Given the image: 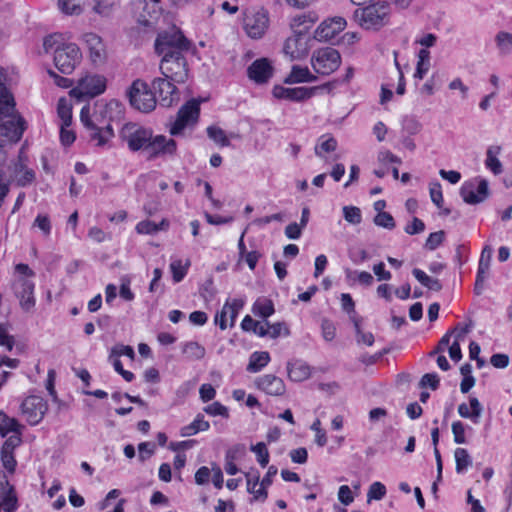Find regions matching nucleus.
Instances as JSON below:
<instances>
[{
	"label": "nucleus",
	"mask_w": 512,
	"mask_h": 512,
	"mask_svg": "<svg viewBox=\"0 0 512 512\" xmlns=\"http://www.w3.org/2000/svg\"><path fill=\"white\" fill-rule=\"evenodd\" d=\"M204 411L212 416L228 417V409L219 402H214L204 408Z\"/></svg>",
	"instance_id": "62"
},
{
	"label": "nucleus",
	"mask_w": 512,
	"mask_h": 512,
	"mask_svg": "<svg viewBox=\"0 0 512 512\" xmlns=\"http://www.w3.org/2000/svg\"><path fill=\"white\" fill-rule=\"evenodd\" d=\"M338 499L342 504L350 505L354 501L352 490L347 485L341 486L338 492Z\"/></svg>",
	"instance_id": "64"
},
{
	"label": "nucleus",
	"mask_w": 512,
	"mask_h": 512,
	"mask_svg": "<svg viewBox=\"0 0 512 512\" xmlns=\"http://www.w3.org/2000/svg\"><path fill=\"white\" fill-rule=\"evenodd\" d=\"M200 114V103L192 99L184 104L178 111L176 119L171 123L169 132L172 136H177L182 131L197 123Z\"/></svg>",
	"instance_id": "11"
},
{
	"label": "nucleus",
	"mask_w": 512,
	"mask_h": 512,
	"mask_svg": "<svg viewBox=\"0 0 512 512\" xmlns=\"http://www.w3.org/2000/svg\"><path fill=\"white\" fill-rule=\"evenodd\" d=\"M452 433L454 436V442L457 444H465L466 443V437H465V431L466 426L461 421H454L452 423Z\"/></svg>",
	"instance_id": "56"
},
{
	"label": "nucleus",
	"mask_w": 512,
	"mask_h": 512,
	"mask_svg": "<svg viewBox=\"0 0 512 512\" xmlns=\"http://www.w3.org/2000/svg\"><path fill=\"white\" fill-rule=\"evenodd\" d=\"M483 412V407L476 397L469 398V405L461 403L458 406V414L462 418L470 419L474 424H478Z\"/></svg>",
	"instance_id": "23"
},
{
	"label": "nucleus",
	"mask_w": 512,
	"mask_h": 512,
	"mask_svg": "<svg viewBox=\"0 0 512 512\" xmlns=\"http://www.w3.org/2000/svg\"><path fill=\"white\" fill-rule=\"evenodd\" d=\"M155 52L165 57L182 56L191 47V42L183 35L181 30L172 27L160 32L155 40Z\"/></svg>",
	"instance_id": "5"
},
{
	"label": "nucleus",
	"mask_w": 512,
	"mask_h": 512,
	"mask_svg": "<svg viewBox=\"0 0 512 512\" xmlns=\"http://www.w3.org/2000/svg\"><path fill=\"white\" fill-rule=\"evenodd\" d=\"M324 87H326V85L296 88H286L280 85H276L273 87L272 94L277 99L300 102L311 98L313 95H315L316 91Z\"/></svg>",
	"instance_id": "14"
},
{
	"label": "nucleus",
	"mask_w": 512,
	"mask_h": 512,
	"mask_svg": "<svg viewBox=\"0 0 512 512\" xmlns=\"http://www.w3.org/2000/svg\"><path fill=\"white\" fill-rule=\"evenodd\" d=\"M445 238V232L440 230L437 232L431 233L425 243V247L428 250H435L438 246H440Z\"/></svg>",
	"instance_id": "57"
},
{
	"label": "nucleus",
	"mask_w": 512,
	"mask_h": 512,
	"mask_svg": "<svg viewBox=\"0 0 512 512\" xmlns=\"http://www.w3.org/2000/svg\"><path fill=\"white\" fill-rule=\"evenodd\" d=\"M111 105L112 103L102 106L99 113L95 111L93 115H90L89 106H84L80 112V120L87 129L90 140L99 147H103L114 137L113 128L109 121L106 122L103 115Z\"/></svg>",
	"instance_id": "3"
},
{
	"label": "nucleus",
	"mask_w": 512,
	"mask_h": 512,
	"mask_svg": "<svg viewBox=\"0 0 512 512\" xmlns=\"http://www.w3.org/2000/svg\"><path fill=\"white\" fill-rule=\"evenodd\" d=\"M153 131L150 128H145L136 123H127L120 130V139L127 144V147L132 152L146 151L149 147V142Z\"/></svg>",
	"instance_id": "8"
},
{
	"label": "nucleus",
	"mask_w": 512,
	"mask_h": 512,
	"mask_svg": "<svg viewBox=\"0 0 512 512\" xmlns=\"http://www.w3.org/2000/svg\"><path fill=\"white\" fill-rule=\"evenodd\" d=\"M18 428H21V426L15 418H10L0 411V434L2 437H5L9 432H16Z\"/></svg>",
	"instance_id": "39"
},
{
	"label": "nucleus",
	"mask_w": 512,
	"mask_h": 512,
	"mask_svg": "<svg viewBox=\"0 0 512 512\" xmlns=\"http://www.w3.org/2000/svg\"><path fill=\"white\" fill-rule=\"evenodd\" d=\"M11 433H12V435L6 439V441L4 442V444L2 446L1 451L14 453V449L21 444L22 440H21L20 428H18L16 432H11Z\"/></svg>",
	"instance_id": "52"
},
{
	"label": "nucleus",
	"mask_w": 512,
	"mask_h": 512,
	"mask_svg": "<svg viewBox=\"0 0 512 512\" xmlns=\"http://www.w3.org/2000/svg\"><path fill=\"white\" fill-rule=\"evenodd\" d=\"M155 444L152 442H142L138 445L139 459L145 461L151 457L155 451Z\"/></svg>",
	"instance_id": "61"
},
{
	"label": "nucleus",
	"mask_w": 512,
	"mask_h": 512,
	"mask_svg": "<svg viewBox=\"0 0 512 512\" xmlns=\"http://www.w3.org/2000/svg\"><path fill=\"white\" fill-rule=\"evenodd\" d=\"M350 320L354 324L357 343L365 344L367 346H372L374 343V335L371 332H364L361 329V326H360L361 318L358 317L357 315H353L350 317Z\"/></svg>",
	"instance_id": "34"
},
{
	"label": "nucleus",
	"mask_w": 512,
	"mask_h": 512,
	"mask_svg": "<svg viewBox=\"0 0 512 512\" xmlns=\"http://www.w3.org/2000/svg\"><path fill=\"white\" fill-rule=\"evenodd\" d=\"M34 226H37L46 236L51 232V222L47 215H38L34 221Z\"/></svg>",
	"instance_id": "63"
},
{
	"label": "nucleus",
	"mask_w": 512,
	"mask_h": 512,
	"mask_svg": "<svg viewBox=\"0 0 512 512\" xmlns=\"http://www.w3.org/2000/svg\"><path fill=\"white\" fill-rule=\"evenodd\" d=\"M13 172V180H17L19 186H26L35 179V173L32 169H25L24 165L18 161L12 165H9Z\"/></svg>",
	"instance_id": "28"
},
{
	"label": "nucleus",
	"mask_w": 512,
	"mask_h": 512,
	"mask_svg": "<svg viewBox=\"0 0 512 512\" xmlns=\"http://www.w3.org/2000/svg\"><path fill=\"white\" fill-rule=\"evenodd\" d=\"M177 151V143L172 138H167L164 135L152 134L147 149L148 159H156L159 157L173 156Z\"/></svg>",
	"instance_id": "13"
},
{
	"label": "nucleus",
	"mask_w": 512,
	"mask_h": 512,
	"mask_svg": "<svg viewBox=\"0 0 512 512\" xmlns=\"http://www.w3.org/2000/svg\"><path fill=\"white\" fill-rule=\"evenodd\" d=\"M454 456L456 461V470L458 473L465 470L471 464L470 456L464 448H457L454 452Z\"/></svg>",
	"instance_id": "47"
},
{
	"label": "nucleus",
	"mask_w": 512,
	"mask_h": 512,
	"mask_svg": "<svg viewBox=\"0 0 512 512\" xmlns=\"http://www.w3.org/2000/svg\"><path fill=\"white\" fill-rule=\"evenodd\" d=\"M250 80L257 84H265L273 76V67L267 58L255 60L247 69Z\"/></svg>",
	"instance_id": "20"
},
{
	"label": "nucleus",
	"mask_w": 512,
	"mask_h": 512,
	"mask_svg": "<svg viewBox=\"0 0 512 512\" xmlns=\"http://www.w3.org/2000/svg\"><path fill=\"white\" fill-rule=\"evenodd\" d=\"M251 450L255 453L257 461L262 467H265L269 462V453L266 444L259 442L251 446Z\"/></svg>",
	"instance_id": "50"
},
{
	"label": "nucleus",
	"mask_w": 512,
	"mask_h": 512,
	"mask_svg": "<svg viewBox=\"0 0 512 512\" xmlns=\"http://www.w3.org/2000/svg\"><path fill=\"white\" fill-rule=\"evenodd\" d=\"M288 376L291 380L301 382L308 379L311 375L310 366L300 360L287 365Z\"/></svg>",
	"instance_id": "25"
},
{
	"label": "nucleus",
	"mask_w": 512,
	"mask_h": 512,
	"mask_svg": "<svg viewBox=\"0 0 512 512\" xmlns=\"http://www.w3.org/2000/svg\"><path fill=\"white\" fill-rule=\"evenodd\" d=\"M182 353L190 361L201 360L206 354L205 348L196 341H188L182 344Z\"/></svg>",
	"instance_id": "29"
},
{
	"label": "nucleus",
	"mask_w": 512,
	"mask_h": 512,
	"mask_svg": "<svg viewBox=\"0 0 512 512\" xmlns=\"http://www.w3.org/2000/svg\"><path fill=\"white\" fill-rule=\"evenodd\" d=\"M488 182L481 180L476 188L472 183H464L460 189V195L468 204H478L488 197Z\"/></svg>",
	"instance_id": "21"
},
{
	"label": "nucleus",
	"mask_w": 512,
	"mask_h": 512,
	"mask_svg": "<svg viewBox=\"0 0 512 512\" xmlns=\"http://www.w3.org/2000/svg\"><path fill=\"white\" fill-rule=\"evenodd\" d=\"M58 8L67 15H78L81 13L80 5L73 0H58Z\"/></svg>",
	"instance_id": "55"
},
{
	"label": "nucleus",
	"mask_w": 512,
	"mask_h": 512,
	"mask_svg": "<svg viewBox=\"0 0 512 512\" xmlns=\"http://www.w3.org/2000/svg\"><path fill=\"white\" fill-rule=\"evenodd\" d=\"M22 413L31 425L38 424L47 411V403L42 397L29 396L21 405Z\"/></svg>",
	"instance_id": "15"
},
{
	"label": "nucleus",
	"mask_w": 512,
	"mask_h": 512,
	"mask_svg": "<svg viewBox=\"0 0 512 512\" xmlns=\"http://www.w3.org/2000/svg\"><path fill=\"white\" fill-rule=\"evenodd\" d=\"M106 89V80L101 75L87 74L78 80L70 94L78 100H84L96 97L102 94Z\"/></svg>",
	"instance_id": "10"
},
{
	"label": "nucleus",
	"mask_w": 512,
	"mask_h": 512,
	"mask_svg": "<svg viewBox=\"0 0 512 512\" xmlns=\"http://www.w3.org/2000/svg\"><path fill=\"white\" fill-rule=\"evenodd\" d=\"M308 38L305 32L297 31L284 43L283 52L292 60L301 59L308 54Z\"/></svg>",
	"instance_id": "16"
},
{
	"label": "nucleus",
	"mask_w": 512,
	"mask_h": 512,
	"mask_svg": "<svg viewBox=\"0 0 512 512\" xmlns=\"http://www.w3.org/2000/svg\"><path fill=\"white\" fill-rule=\"evenodd\" d=\"M244 306V301L241 299H233L232 301H227L224 304V314H227L230 319L229 325L232 327L235 323V320L238 316V313Z\"/></svg>",
	"instance_id": "38"
},
{
	"label": "nucleus",
	"mask_w": 512,
	"mask_h": 512,
	"mask_svg": "<svg viewBox=\"0 0 512 512\" xmlns=\"http://www.w3.org/2000/svg\"><path fill=\"white\" fill-rule=\"evenodd\" d=\"M252 312L254 315L266 319L275 312L274 304L270 299L258 298L253 304Z\"/></svg>",
	"instance_id": "31"
},
{
	"label": "nucleus",
	"mask_w": 512,
	"mask_h": 512,
	"mask_svg": "<svg viewBox=\"0 0 512 512\" xmlns=\"http://www.w3.org/2000/svg\"><path fill=\"white\" fill-rule=\"evenodd\" d=\"M439 377L435 373L424 374L420 380V387L429 386L432 390H436L439 386Z\"/></svg>",
	"instance_id": "60"
},
{
	"label": "nucleus",
	"mask_w": 512,
	"mask_h": 512,
	"mask_svg": "<svg viewBox=\"0 0 512 512\" xmlns=\"http://www.w3.org/2000/svg\"><path fill=\"white\" fill-rule=\"evenodd\" d=\"M386 494V487L381 482H374L367 493L368 503L372 500H381Z\"/></svg>",
	"instance_id": "53"
},
{
	"label": "nucleus",
	"mask_w": 512,
	"mask_h": 512,
	"mask_svg": "<svg viewBox=\"0 0 512 512\" xmlns=\"http://www.w3.org/2000/svg\"><path fill=\"white\" fill-rule=\"evenodd\" d=\"M120 356H127L130 359H134L135 353L131 346L120 344L112 348L109 359H112L113 357L119 358Z\"/></svg>",
	"instance_id": "58"
},
{
	"label": "nucleus",
	"mask_w": 512,
	"mask_h": 512,
	"mask_svg": "<svg viewBox=\"0 0 512 512\" xmlns=\"http://www.w3.org/2000/svg\"><path fill=\"white\" fill-rule=\"evenodd\" d=\"M160 71L163 77L178 84L186 82L189 76L188 64L183 55L162 58Z\"/></svg>",
	"instance_id": "12"
},
{
	"label": "nucleus",
	"mask_w": 512,
	"mask_h": 512,
	"mask_svg": "<svg viewBox=\"0 0 512 512\" xmlns=\"http://www.w3.org/2000/svg\"><path fill=\"white\" fill-rule=\"evenodd\" d=\"M495 41L501 54H508L512 50V34L501 31L496 37Z\"/></svg>",
	"instance_id": "45"
},
{
	"label": "nucleus",
	"mask_w": 512,
	"mask_h": 512,
	"mask_svg": "<svg viewBox=\"0 0 512 512\" xmlns=\"http://www.w3.org/2000/svg\"><path fill=\"white\" fill-rule=\"evenodd\" d=\"M43 48L46 53L53 50L54 64L63 74L72 73L82 58L80 49L76 44L60 43V35L57 34L46 37L43 41Z\"/></svg>",
	"instance_id": "2"
},
{
	"label": "nucleus",
	"mask_w": 512,
	"mask_h": 512,
	"mask_svg": "<svg viewBox=\"0 0 512 512\" xmlns=\"http://www.w3.org/2000/svg\"><path fill=\"white\" fill-rule=\"evenodd\" d=\"M208 137L213 140L216 144L226 147L230 145V141L226 136L225 131L217 126H209L207 128Z\"/></svg>",
	"instance_id": "41"
},
{
	"label": "nucleus",
	"mask_w": 512,
	"mask_h": 512,
	"mask_svg": "<svg viewBox=\"0 0 512 512\" xmlns=\"http://www.w3.org/2000/svg\"><path fill=\"white\" fill-rule=\"evenodd\" d=\"M337 147V141L333 137L322 136L319 140V144L315 147V154L319 157L322 156V152H332Z\"/></svg>",
	"instance_id": "48"
},
{
	"label": "nucleus",
	"mask_w": 512,
	"mask_h": 512,
	"mask_svg": "<svg viewBox=\"0 0 512 512\" xmlns=\"http://www.w3.org/2000/svg\"><path fill=\"white\" fill-rule=\"evenodd\" d=\"M316 80H317V77L315 75H313L307 67H301L298 65H294L291 69L290 74L285 78L284 83L296 84V83L314 82Z\"/></svg>",
	"instance_id": "24"
},
{
	"label": "nucleus",
	"mask_w": 512,
	"mask_h": 512,
	"mask_svg": "<svg viewBox=\"0 0 512 512\" xmlns=\"http://www.w3.org/2000/svg\"><path fill=\"white\" fill-rule=\"evenodd\" d=\"M373 221L375 225L388 230H392L396 226L393 216L388 212L377 213Z\"/></svg>",
	"instance_id": "51"
},
{
	"label": "nucleus",
	"mask_w": 512,
	"mask_h": 512,
	"mask_svg": "<svg viewBox=\"0 0 512 512\" xmlns=\"http://www.w3.org/2000/svg\"><path fill=\"white\" fill-rule=\"evenodd\" d=\"M429 193L431 201L438 207L441 208L443 205V194L441 184L437 181L431 182L429 186Z\"/></svg>",
	"instance_id": "54"
},
{
	"label": "nucleus",
	"mask_w": 512,
	"mask_h": 512,
	"mask_svg": "<svg viewBox=\"0 0 512 512\" xmlns=\"http://www.w3.org/2000/svg\"><path fill=\"white\" fill-rule=\"evenodd\" d=\"M322 336L326 341H332L336 335L334 324L328 319H323L321 323Z\"/></svg>",
	"instance_id": "59"
},
{
	"label": "nucleus",
	"mask_w": 512,
	"mask_h": 512,
	"mask_svg": "<svg viewBox=\"0 0 512 512\" xmlns=\"http://www.w3.org/2000/svg\"><path fill=\"white\" fill-rule=\"evenodd\" d=\"M412 274L426 288L433 290V291H440L442 289V284L440 283V281L438 279L428 276L421 269L414 268L412 270Z\"/></svg>",
	"instance_id": "36"
},
{
	"label": "nucleus",
	"mask_w": 512,
	"mask_h": 512,
	"mask_svg": "<svg viewBox=\"0 0 512 512\" xmlns=\"http://www.w3.org/2000/svg\"><path fill=\"white\" fill-rule=\"evenodd\" d=\"M127 96L130 105L143 113L153 111L157 104L155 93L148 84L141 79H136L132 82L127 91Z\"/></svg>",
	"instance_id": "7"
},
{
	"label": "nucleus",
	"mask_w": 512,
	"mask_h": 512,
	"mask_svg": "<svg viewBox=\"0 0 512 512\" xmlns=\"http://www.w3.org/2000/svg\"><path fill=\"white\" fill-rule=\"evenodd\" d=\"M190 263L183 264L181 260H174L170 264V270L173 275V281L179 283L187 274Z\"/></svg>",
	"instance_id": "46"
},
{
	"label": "nucleus",
	"mask_w": 512,
	"mask_h": 512,
	"mask_svg": "<svg viewBox=\"0 0 512 512\" xmlns=\"http://www.w3.org/2000/svg\"><path fill=\"white\" fill-rule=\"evenodd\" d=\"M490 266H488V260L479 261L478 271L475 282V291L477 294L482 292L484 282L487 278Z\"/></svg>",
	"instance_id": "44"
},
{
	"label": "nucleus",
	"mask_w": 512,
	"mask_h": 512,
	"mask_svg": "<svg viewBox=\"0 0 512 512\" xmlns=\"http://www.w3.org/2000/svg\"><path fill=\"white\" fill-rule=\"evenodd\" d=\"M244 452L243 446H236L229 449L225 457V471L229 475H235L238 472V468L235 464V460Z\"/></svg>",
	"instance_id": "35"
},
{
	"label": "nucleus",
	"mask_w": 512,
	"mask_h": 512,
	"mask_svg": "<svg viewBox=\"0 0 512 512\" xmlns=\"http://www.w3.org/2000/svg\"><path fill=\"white\" fill-rule=\"evenodd\" d=\"M270 13L264 7L247 9L243 17V30L253 39H262L270 27Z\"/></svg>",
	"instance_id": "6"
},
{
	"label": "nucleus",
	"mask_w": 512,
	"mask_h": 512,
	"mask_svg": "<svg viewBox=\"0 0 512 512\" xmlns=\"http://www.w3.org/2000/svg\"><path fill=\"white\" fill-rule=\"evenodd\" d=\"M57 113L61 120L60 125L70 126L72 123V108L65 98H61L57 104Z\"/></svg>",
	"instance_id": "37"
},
{
	"label": "nucleus",
	"mask_w": 512,
	"mask_h": 512,
	"mask_svg": "<svg viewBox=\"0 0 512 512\" xmlns=\"http://www.w3.org/2000/svg\"><path fill=\"white\" fill-rule=\"evenodd\" d=\"M257 387L268 395L280 396L285 393L283 380L275 375L267 374L256 380Z\"/></svg>",
	"instance_id": "22"
},
{
	"label": "nucleus",
	"mask_w": 512,
	"mask_h": 512,
	"mask_svg": "<svg viewBox=\"0 0 512 512\" xmlns=\"http://www.w3.org/2000/svg\"><path fill=\"white\" fill-rule=\"evenodd\" d=\"M83 38L90 50L92 60L94 62L101 61L104 57V46L101 38L94 33H87Z\"/></svg>",
	"instance_id": "26"
},
{
	"label": "nucleus",
	"mask_w": 512,
	"mask_h": 512,
	"mask_svg": "<svg viewBox=\"0 0 512 512\" xmlns=\"http://www.w3.org/2000/svg\"><path fill=\"white\" fill-rule=\"evenodd\" d=\"M270 362V355L266 351L254 352L251 354L247 371L256 373L259 372Z\"/></svg>",
	"instance_id": "30"
},
{
	"label": "nucleus",
	"mask_w": 512,
	"mask_h": 512,
	"mask_svg": "<svg viewBox=\"0 0 512 512\" xmlns=\"http://www.w3.org/2000/svg\"><path fill=\"white\" fill-rule=\"evenodd\" d=\"M272 482H247V490L254 495L256 500H265L267 497V486Z\"/></svg>",
	"instance_id": "42"
},
{
	"label": "nucleus",
	"mask_w": 512,
	"mask_h": 512,
	"mask_svg": "<svg viewBox=\"0 0 512 512\" xmlns=\"http://www.w3.org/2000/svg\"><path fill=\"white\" fill-rule=\"evenodd\" d=\"M370 2L365 7L357 8L353 13V18L364 29H379L389 21L390 3L387 0Z\"/></svg>",
	"instance_id": "4"
},
{
	"label": "nucleus",
	"mask_w": 512,
	"mask_h": 512,
	"mask_svg": "<svg viewBox=\"0 0 512 512\" xmlns=\"http://www.w3.org/2000/svg\"><path fill=\"white\" fill-rule=\"evenodd\" d=\"M15 100L7 87L0 83V127L10 142H18L25 130V121L15 108Z\"/></svg>",
	"instance_id": "1"
},
{
	"label": "nucleus",
	"mask_w": 512,
	"mask_h": 512,
	"mask_svg": "<svg viewBox=\"0 0 512 512\" xmlns=\"http://www.w3.org/2000/svg\"><path fill=\"white\" fill-rule=\"evenodd\" d=\"M343 17H334L323 21L315 30L314 38L318 41H330L346 27Z\"/></svg>",
	"instance_id": "19"
},
{
	"label": "nucleus",
	"mask_w": 512,
	"mask_h": 512,
	"mask_svg": "<svg viewBox=\"0 0 512 512\" xmlns=\"http://www.w3.org/2000/svg\"><path fill=\"white\" fill-rule=\"evenodd\" d=\"M13 181V172L7 164L0 163V208L9 194L10 186Z\"/></svg>",
	"instance_id": "27"
},
{
	"label": "nucleus",
	"mask_w": 512,
	"mask_h": 512,
	"mask_svg": "<svg viewBox=\"0 0 512 512\" xmlns=\"http://www.w3.org/2000/svg\"><path fill=\"white\" fill-rule=\"evenodd\" d=\"M266 325L268 327V337L272 339H276L280 336L287 337L290 335V330L285 322H276L271 324L269 321H266Z\"/></svg>",
	"instance_id": "43"
},
{
	"label": "nucleus",
	"mask_w": 512,
	"mask_h": 512,
	"mask_svg": "<svg viewBox=\"0 0 512 512\" xmlns=\"http://www.w3.org/2000/svg\"><path fill=\"white\" fill-rule=\"evenodd\" d=\"M341 64L339 52L332 47H324L314 51L311 57V65L314 71L321 75H330Z\"/></svg>",
	"instance_id": "9"
},
{
	"label": "nucleus",
	"mask_w": 512,
	"mask_h": 512,
	"mask_svg": "<svg viewBox=\"0 0 512 512\" xmlns=\"http://www.w3.org/2000/svg\"><path fill=\"white\" fill-rule=\"evenodd\" d=\"M343 216L348 223L353 225H358L362 221L361 210L356 206H344Z\"/></svg>",
	"instance_id": "49"
},
{
	"label": "nucleus",
	"mask_w": 512,
	"mask_h": 512,
	"mask_svg": "<svg viewBox=\"0 0 512 512\" xmlns=\"http://www.w3.org/2000/svg\"><path fill=\"white\" fill-rule=\"evenodd\" d=\"M500 152V147H490L486 152V167L495 175H499L502 173V163L497 158V154Z\"/></svg>",
	"instance_id": "32"
},
{
	"label": "nucleus",
	"mask_w": 512,
	"mask_h": 512,
	"mask_svg": "<svg viewBox=\"0 0 512 512\" xmlns=\"http://www.w3.org/2000/svg\"><path fill=\"white\" fill-rule=\"evenodd\" d=\"M346 278L350 281H358L359 284L369 287L373 284L374 278L373 276L366 271H352L346 270Z\"/></svg>",
	"instance_id": "40"
},
{
	"label": "nucleus",
	"mask_w": 512,
	"mask_h": 512,
	"mask_svg": "<svg viewBox=\"0 0 512 512\" xmlns=\"http://www.w3.org/2000/svg\"><path fill=\"white\" fill-rule=\"evenodd\" d=\"M13 290L23 310L29 311L35 306L34 283L31 280L19 277L13 284Z\"/></svg>",
	"instance_id": "18"
},
{
	"label": "nucleus",
	"mask_w": 512,
	"mask_h": 512,
	"mask_svg": "<svg viewBox=\"0 0 512 512\" xmlns=\"http://www.w3.org/2000/svg\"><path fill=\"white\" fill-rule=\"evenodd\" d=\"M152 87L158 93L160 104L164 107H170L179 100L178 89L168 78H155Z\"/></svg>",
	"instance_id": "17"
},
{
	"label": "nucleus",
	"mask_w": 512,
	"mask_h": 512,
	"mask_svg": "<svg viewBox=\"0 0 512 512\" xmlns=\"http://www.w3.org/2000/svg\"><path fill=\"white\" fill-rule=\"evenodd\" d=\"M169 222L163 219L160 223H155L150 220L141 221L136 225V231L139 234H155L158 231L166 230Z\"/></svg>",
	"instance_id": "33"
}]
</instances>
